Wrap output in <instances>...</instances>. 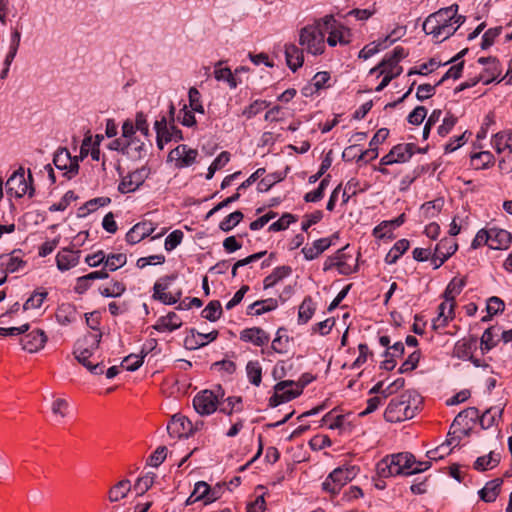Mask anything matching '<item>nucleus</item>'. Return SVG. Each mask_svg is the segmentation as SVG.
Listing matches in <instances>:
<instances>
[{
    "label": "nucleus",
    "mask_w": 512,
    "mask_h": 512,
    "mask_svg": "<svg viewBox=\"0 0 512 512\" xmlns=\"http://www.w3.org/2000/svg\"><path fill=\"white\" fill-rule=\"evenodd\" d=\"M127 262V256L123 253L106 255L105 268L111 272L123 267Z\"/></svg>",
    "instance_id": "c03bdc74"
},
{
    "label": "nucleus",
    "mask_w": 512,
    "mask_h": 512,
    "mask_svg": "<svg viewBox=\"0 0 512 512\" xmlns=\"http://www.w3.org/2000/svg\"><path fill=\"white\" fill-rule=\"evenodd\" d=\"M155 230L152 222L143 221L135 224L126 234V241L131 244H137L145 237L151 235Z\"/></svg>",
    "instance_id": "dca6fc26"
},
{
    "label": "nucleus",
    "mask_w": 512,
    "mask_h": 512,
    "mask_svg": "<svg viewBox=\"0 0 512 512\" xmlns=\"http://www.w3.org/2000/svg\"><path fill=\"white\" fill-rule=\"evenodd\" d=\"M512 242V235L510 232L498 229L491 228L490 229V243L489 247L491 249L499 250V249H507Z\"/></svg>",
    "instance_id": "4be33fe9"
},
{
    "label": "nucleus",
    "mask_w": 512,
    "mask_h": 512,
    "mask_svg": "<svg viewBox=\"0 0 512 512\" xmlns=\"http://www.w3.org/2000/svg\"><path fill=\"white\" fill-rule=\"evenodd\" d=\"M405 221V215L404 214H401L400 216H398L397 218H395L394 220L392 221H384L382 222L380 225H378L375 229H374V235L376 237H379V238H383L386 236V232H383L384 229H386L387 227L389 226H394V227H398L400 225H402Z\"/></svg>",
    "instance_id": "4d7b16f0"
},
{
    "label": "nucleus",
    "mask_w": 512,
    "mask_h": 512,
    "mask_svg": "<svg viewBox=\"0 0 512 512\" xmlns=\"http://www.w3.org/2000/svg\"><path fill=\"white\" fill-rule=\"evenodd\" d=\"M47 342V336L42 329H36L21 339L22 348L29 353L41 350Z\"/></svg>",
    "instance_id": "2eb2a0df"
},
{
    "label": "nucleus",
    "mask_w": 512,
    "mask_h": 512,
    "mask_svg": "<svg viewBox=\"0 0 512 512\" xmlns=\"http://www.w3.org/2000/svg\"><path fill=\"white\" fill-rule=\"evenodd\" d=\"M304 49L299 48L295 44H288L285 46V57L288 67L295 72L303 65L304 62Z\"/></svg>",
    "instance_id": "b1692460"
},
{
    "label": "nucleus",
    "mask_w": 512,
    "mask_h": 512,
    "mask_svg": "<svg viewBox=\"0 0 512 512\" xmlns=\"http://www.w3.org/2000/svg\"><path fill=\"white\" fill-rule=\"evenodd\" d=\"M149 174L150 169L146 166L136 169L123 177L118 185V191L122 194L134 192L145 182Z\"/></svg>",
    "instance_id": "9d476101"
},
{
    "label": "nucleus",
    "mask_w": 512,
    "mask_h": 512,
    "mask_svg": "<svg viewBox=\"0 0 512 512\" xmlns=\"http://www.w3.org/2000/svg\"><path fill=\"white\" fill-rule=\"evenodd\" d=\"M416 145L413 143L398 144L391 150L395 156L397 163L407 162L415 153Z\"/></svg>",
    "instance_id": "72a5a7b5"
},
{
    "label": "nucleus",
    "mask_w": 512,
    "mask_h": 512,
    "mask_svg": "<svg viewBox=\"0 0 512 512\" xmlns=\"http://www.w3.org/2000/svg\"><path fill=\"white\" fill-rule=\"evenodd\" d=\"M457 31V27H454L453 24L445 25L444 27H440L439 30L436 29L434 32H425L427 35H432L434 39L437 41H444L450 36H452Z\"/></svg>",
    "instance_id": "052dcab7"
},
{
    "label": "nucleus",
    "mask_w": 512,
    "mask_h": 512,
    "mask_svg": "<svg viewBox=\"0 0 512 512\" xmlns=\"http://www.w3.org/2000/svg\"><path fill=\"white\" fill-rule=\"evenodd\" d=\"M155 480V474L152 472L147 473L146 475L137 479L134 484V490L138 495L145 494L153 485Z\"/></svg>",
    "instance_id": "49530a36"
},
{
    "label": "nucleus",
    "mask_w": 512,
    "mask_h": 512,
    "mask_svg": "<svg viewBox=\"0 0 512 512\" xmlns=\"http://www.w3.org/2000/svg\"><path fill=\"white\" fill-rule=\"evenodd\" d=\"M410 243L407 239L398 240L389 250L385 257L387 264H394L409 249Z\"/></svg>",
    "instance_id": "473e14b6"
},
{
    "label": "nucleus",
    "mask_w": 512,
    "mask_h": 512,
    "mask_svg": "<svg viewBox=\"0 0 512 512\" xmlns=\"http://www.w3.org/2000/svg\"><path fill=\"white\" fill-rule=\"evenodd\" d=\"M281 332H286V329L281 327L277 330L276 337L272 341L271 348L276 353L283 354L287 351V343L289 338L288 336H285V339H283V336H280Z\"/></svg>",
    "instance_id": "5fc2aeb1"
},
{
    "label": "nucleus",
    "mask_w": 512,
    "mask_h": 512,
    "mask_svg": "<svg viewBox=\"0 0 512 512\" xmlns=\"http://www.w3.org/2000/svg\"><path fill=\"white\" fill-rule=\"evenodd\" d=\"M222 315V306L220 301L213 300L202 310L201 316L210 322L217 321Z\"/></svg>",
    "instance_id": "a19ab883"
},
{
    "label": "nucleus",
    "mask_w": 512,
    "mask_h": 512,
    "mask_svg": "<svg viewBox=\"0 0 512 512\" xmlns=\"http://www.w3.org/2000/svg\"><path fill=\"white\" fill-rule=\"evenodd\" d=\"M222 63H223L222 61H219L215 65L214 76H215L216 80L226 81L228 83V85L230 86V88H232V89L236 88L237 82H236L234 75L232 74L231 70L228 67H221Z\"/></svg>",
    "instance_id": "4c0bfd02"
},
{
    "label": "nucleus",
    "mask_w": 512,
    "mask_h": 512,
    "mask_svg": "<svg viewBox=\"0 0 512 512\" xmlns=\"http://www.w3.org/2000/svg\"><path fill=\"white\" fill-rule=\"evenodd\" d=\"M244 214L237 210L226 216L219 224V228L223 232L231 231L243 219Z\"/></svg>",
    "instance_id": "a18cd8bd"
},
{
    "label": "nucleus",
    "mask_w": 512,
    "mask_h": 512,
    "mask_svg": "<svg viewBox=\"0 0 512 512\" xmlns=\"http://www.w3.org/2000/svg\"><path fill=\"white\" fill-rule=\"evenodd\" d=\"M456 123H457V118L452 114H448L443 119L442 124L438 127L437 133L441 137H445L453 129V127L456 125Z\"/></svg>",
    "instance_id": "774afa93"
},
{
    "label": "nucleus",
    "mask_w": 512,
    "mask_h": 512,
    "mask_svg": "<svg viewBox=\"0 0 512 512\" xmlns=\"http://www.w3.org/2000/svg\"><path fill=\"white\" fill-rule=\"evenodd\" d=\"M126 290V286L124 283L119 281H114L111 286L100 288V294L104 297H119Z\"/></svg>",
    "instance_id": "3c124183"
},
{
    "label": "nucleus",
    "mask_w": 512,
    "mask_h": 512,
    "mask_svg": "<svg viewBox=\"0 0 512 512\" xmlns=\"http://www.w3.org/2000/svg\"><path fill=\"white\" fill-rule=\"evenodd\" d=\"M29 182L25 179V172L23 167H19L13 174L8 178L6 182V191L10 196L21 198L25 194L31 198L34 196L35 189L32 186L33 177L31 171H28Z\"/></svg>",
    "instance_id": "20e7f679"
},
{
    "label": "nucleus",
    "mask_w": 512,
    "mask_h": 512,
    "mask_svg": "<svg viewBox=\"0 0 512 512\" xmlns=\"http://www.w3.org/2000/svg\"><path fill=\"white\" fill-rule=\"evenodd\" d=\"M77 314L75 306L67 303L58 308L56 318L61 325H68L76 320Z\"/></svg>",
    "instance_id": "7c9ffc66"
},
{
    "label": "nucleus",
    "mask_w": 512,
    "mask_h": 512,
    "mask_svg": "<svg viewBox=\"0 0 512 512\" xmlns=\"http://www.w3.org/2000/svg\"><path fill=\"white\" fill-rule=\"evenodd\" d=\"M102 334L99 333H88L82 339L77 340L74 348V356L77 361L85 366L87 369L91 366L89 358L93 352L99 347L101 342Z\"/></svg>",
    "instance_id": "39448f33"
},
{
    "label": "nucleus",
    "mask_w": 512,
    "mask_h": 512,
    "mask_svg": "<svg viewBox=\"0 0 512 512\" xmlns=\"http://www.w3.org/2000/svg\"><path fill=\"white\" fill-rule=\"evenodd\" d=\"M71 155L66 148L59 149L53 158V164L59 170H66L68 164H70Z\"/></svg>",
    "instance_id": "09e8293b"
},
{
    "label": "nucleus",
    "mask_w": 512,
    "mask_h": 512,
    "mask_svg": "<svg viewBox=\"0 0 512 512\" xmlns=\"http://www.w3.org/2000/svg\"><path fill=\"white\" fill-rule=\"evenodd\" d=\"M393 468H395V467L392 466L389 456L380 460L376 465L377 474L381 478L396 476V473H394Z\"/></svg>",
    "instance_id": "603ef678"
},
{
    "label": "nucleus",
    "mask_w": 512,
    "mask_h": 512,
    "mask_svg": "<svg viewBox=\"0 0 512 512\" xmlns=\"http://www.w3.org/2000/svg\"><path fill=\"white\" fill-rule=\"evenodd\" d=\"M477 340L475 338L462 339L455 344L454 356L459 359L472 360L473 351L476 349Z\"/></svg>",
    "instance_id": "bb28decb"
},
{
    "label": "nucleus",
    "mask_w": 512,
    "mask_h": 512,
    "mask_svg": "<svg viewBox=\"0 0 512 512\" xmlns=\"http://www.w3.org/2000/svg\"><path fill=\"white\" fill-rule=\"evenodd\" d=\"M293 384L294 381L292 380L278 382L274 387L275 394L269 399V405L271 407H276L283 402L290 401L298 397L301 394V390H287V388L293 386Z\"/></svg>",
    "instance_id": "f8f14e48"
},
{
    "label": "nucleus",
    "mask_w": 512,
    "mask_h": 512,
    "mask_svg": "<svg viewBox=\"0 0 512 512\" xmlns=\"http://www.w3.org/2000/svg\"><path fill=\"white\" fill-rule=\"evenodd\" d=\"M331 245H332L331 238H320L318 240H315L311 246L303 247L302 253L306 260L311 261V260L316 259L325 250H327Z\"/></svg>",
    "instance_id": "5701e85b"
},
{
    "label": "nucleus",
    "mask_w": 512,
    "mask_h": 512,
    "mask_svg": "<svg viewBox=\"0 0 512 512\" xmlns=\"http://www.w3.org/2000/svg\"><path fill=\"white\" fill-rule=\"evenodd\" d=\"M182 326L180 317L175 312H169L158 319L153 328L158 332L174 331Z\"/></svg>",
    "instance_id": "393cba45"
},
{
    "label": "nucleus",
    "mask_w": 512,
    "mask_h": 512,
    "mask_svg": "<svg viewBox=\"0 0 512 512\" xmlns=\"http://www.w3.org/2000/svg\"><path fill=\"white\" fill-rule=\"evenodd\" d=\"M183 232L181 230H174L171 232L165 239V249L167 251H172L175 249L183 239Z\"/></svg>",
    "instance_id": "69168bd1"
},
{
    "label": "nucleus",
    "mask_w": 512,
    "mask_h": 512,
    "mask_svg": "<svg viewBox=\"0 0 512 512\" xmlns=\"http://www.w3.org/2000/svg\"><path fill=\"white\" fill-rule=\"evenodd\" d=\"M80 250H71L69 248H63L56 256L57 268L61 271L69 270L75 267L79 263Z\"/></svg>",
    "instance_id": "6ab92c4d"
},
{
    "label": "nucleus",
    "mask_w": 512,
    "mask_h": 512,
    "mask_svg": "<svg viewBox=\"0 0 512 512\" xmlns=\"http://www.w3.org/2000/svg\"><path fill=\"white\" fill-rule=\"evenodd\" d=\"M239 337L241 341L255 346H264L270 340L269 334L260 327L246 328L240 332Z\"/></svg>",
    "instance_id": "f3484780"
},
{
    "label": "nucleus",
    "mask_w": 512,
    "mask_h": 512,
    "mask_svg": "<svg viewBox=\"0 0 512 512\" xmlns=\"http://www.w3.org/2000/svg\"><path fill=\"white\" fill-rule=\"evenodd\" d=\"M246 372L251 384L259 386L262 380V368L258 361H249Z\"/></svg>",
    "instance_id": "37998d69"
},
{
    "label": "nucleus",
    "mask_w": 512,
    "mask_h": 512,
    "mask_svg": "<svg viewBox=\"0 0 512 512\" xmlns=\"http://www.w3.org/2000/svg\"><path fill=\"white\" fill-rule=\"evenodd\" d=\"M193 430L192 422L184 416L174 415L167 425V431L171 437L187 438L193 433Z\"/></svg>",
    "instance_id": "4468645a"
},
{
    "label": "nucleus",
    "mask_w": 512,
    "mask_h": 512,
    "mask_svg": "<svg viewBox=\"0 0 512 512\" xmlns=\"http://www.w3.org/2000/svg\"><path fill=\"white\" fill-rule=\"evenodd\" d=\"M130 490V481L127 479L121 480L110 489L109 500L111 502H118L119 500L125 498Z\"/></svg>",
    "instance_id": "f704fd0d"
},
{
    "label": "nucleus",
    "mask_w": 512,
    "mask_h": 512,
    "mask_svg": "<svg viewBox=\"0 0 512 512\" xmlns=\"http://www.w3.org/2000/svg\"><path fill=\"white\" fill-rule=\"evenodd\" d=\"M277 308V301L275 299L269 298L266 300L255 301L248 307V314H250L251 310L255 309V315H262L266 312H270Z\"/></svg>",
    "instance_id": "79ce46f5"
},
{
    "label": "nucleus",
    "mask_w": 512,
    "mask_h": 512,
    "mask_svg": "<svg viewBox=\"0 0 512 512\" xmlns=\"http://www.w3.org/2000/svg\"><path fill=\"white\" fill-rule=\"evenodd\" d=\"M501 332V327L491 326L487 328L481 337V349L482 351H490L498 343V338Z\"/></svg>",
    "instance_id": "c85d7f7f"
},
{
    "label": "nucleus",
    "mask_w": 512,
    "mask_h": 512,
    "mask_svg": "<svg viewBox=\"0 0 512 512\" xmlns=\"http://www.w3.org/2000/svg\"><path fill=\"white\" fill-rule=\"evenodd\" d=\"M503 480L500 478L493 479L486 483V485L479 491L481 500L487 503L494 502L500 493Z\"/></svg>",
    "instance_id": "a878e982"
},
{
    "label": "nucleus",
    "mask_w": 512,
    "mask_h": 512,
    "mask_svg": "<svg viewBox=\"0 0 512 512\" xmlns=\"http://www.w3.org/2000/svg\"><path fill=\"white\" fill-rule=\"evenodd\" d=\"M394 473L396 475H413L427 470L431 466V462H416L410 453H398L389 456Z\"/></svg>",
    "instance_id": "7ed1b4c3"
},
{
    "label": "nucleus",
    "mask_w": 512,
    "mask_h": 512,
    "mask_svg": "<svg viewBox=\"0 0 512 512\" xmlns=\"http://www.w3.org/2000/svg\"><path fill=\"white\" fill-rule=\"evenodd\" d=\"M197 155L198 152L196 149H191L185 144L178 145L169 154L171 158L179 161V167H188L192 165L195 162Z\"/></svg>",
    "instance_id": "aec40b11"
},
{
    "label": "nucleus",
    "mask_w": 512,
    "mask_h": 512,
    "mask_svg": "<svg viewBox=\"0 0 512 512\" xmlns=\"http://www.w3.org/2000/svg\"><path fill=\"white\" fill-rule=\"evenodd\" d=\"M223 396L221 386H218L216 391L204 390L194 397L193 406L198 414L210 415L216 411L219 397Z\"/></svg>",
    "instance_id": "423d86ee"
},
{
    "label": "nucleus",
    "mask_w": 512,
    "mask_h": 512,
    "mask_svg": "<svg viewBox=\"0 0 512 512\" xmlns=\"http://www.w3.org/2000/svg\"><path fill=\"white\" fill-rule=\"evenodd\" d=\"M111 202L108 197H97L87 201L82 207L79 208V216L84 217L87 214L94 212L99 207L108 205Z\"/></svg>",
    "instance_id": "ea45409f"
},
{
    "label": "nucleus",
    "mask_w": 512,
    "mask_h": 512,
    "mask_svg": "<svg viewBox=\"0 0 512 512\" xmlns=\"http://www.w3.org/2000/svg\"><path fill=\"white\" fill-rule=\"evenodd\" d=\"M296 221V217L290 213L283 214L280 219L269 226V231L277 232L286 230L289 225Z\"/></svg>",
    "instance_id": "8fccbe9b"
},
{
    "label": "nucleus",
    "mask_w": 512,
    "mask_h": 512,
    "mask_svg": "<svg viewBox=\"0 0 512 512\" xmlns=\"http://www.w3.org/2000/svg\"><path fill=\"white\" fill-rule=\"evenodd\" d=\"M268 106L269 103L265 100H255L252 104L243 110V115L250 119Z\"/></svg>",
    "instance_id": "e2e57ef3"
},
{
    "label": "nucleus",
    "mask_w": 512,
    "mask_h": 512,
    "mask_svg": "<svg viewBox=\"0 0 512 512\" xmlns=\"http://www.w3.org/2000/svg\"><path fill=\"white\" fill-rule=\"evenodd\" d=\"M291 272H292V269L290 266L284 265V266L276 267L270 275L265 277V279L263 281L264 289L273 287L280 280L289 276L291 274Z\"/></svg>",
    "instance_id": "2f4dec72"
},
{
    "label": "nucleus",
    "mask_w": 512,
    "mask_h": 512,
    "mask_svg": "<svg viewBox=\"0 0 512 512\" xmlns=\"http://www.w3.org/2000/svg\"><path fill=\"white\" fill-rule=\"evenodd\" d=\"M458 12V5L452 4L449 7L441 8L435 13L430 14L423 22L422 28L424 32H434L445 25L453 24V17Z\"/></svg>",
    "instance_id": "6e6552de"
},
{
    "label": "nucleus",
    "mask_w": 512,
    "mask_h": 512,
    "mask_svg": "<svg viewBox=\"0 0 512 512\" xmlns=\"http://www.w3.org/2000/svg\"><path fill=\"white\" fill-rule=\"evenodd\" d=\"M358 471L356 466L337 467L326 477L322 483V489L332 496H336L348 482L356 477Z\"/></svg>",
    "instance_id": "f03ea898"
},
{
    "label": "nucleus",
    "mask_w": 512,
    "mask_h": 512,
    "mask_svg": "<svg viewBox=\"0 0 512 512\" xmlns=\"http://www.w3.org/2000/svg\"><path fill=\"white\" fill-rule=\"evenodd\" d=\"M486 310L488 312V316L483 317V321H488L492 315H495L504 310V302L498 297H491L488 300Z\"/></svg>",
    "instance_id": "864d4df0"
},
{
    "label": "nucleus",
    "mask_w": 512,
    "mask_h": 512,
    "mask_svg": "<svg viewBox=\"0 0 512 512\" xmlns=\"http://www.w3.org/2000/svg\"><path fill=\"white\" fill-rule=\"evenodd\" d=\"M146 154L145 144L139 140H126V155L134 160L142 159Z\"/></svg>",
    "instance_id": "c9c22d12"
},
{
    "label": "nucleus",
    "mask_w": 512,
    "mask_h": 512,
    "mask_svg": "<svg viewBox=\"0 0 512 512\" xmlns=\"http://www.w3.org/2000/svg\"><path fill=\"white\" fill-rule=\"evenodd\" d=\"M188 97H189V104H190L192 111L203 114L204 107L201 104L200 92L195 87H191L188 92Z\"/></svg>",
    "instance_id": "bf43d9fd"
},
{
    "label": "nucleus",
    "mask_w": 512,
    "mask_h": 512,
    "mask_svg": "<svg viewBox=\"0 0 512 512\" xmlns=\"http://www.w3.org/2000/svg\"><path fill=\"white\" fill-rule=\"evenodd\" d=\"M146 355L147 352L144 355L130 354L123 359L121 365L128 371H136L142 366Z\"/></svg>",
    "instance_id": "de8ad7c7"
},
{
    "label": "nucleus",
    "mask_w": 512,
    "mask_h": 512,
    "mask_svg": "<svg viewBox=\"0 0 512 512\" xmlns=\"http://www.w3.org/2000/svg\"><path fill=\"white\" fill-rule=\"evenodd\" d=\"M348 246L342 248V249H339L336 253H335V264H336V268L338 269L339 273L341 275H349L353 272L356 271V265H352L350 263V260L352 259V256L350 255H347L344 250L347 248Z\"/></svg>",
    "instance_id": "cd10ccee"
},
{
    "label": "nucleus",
    "mask_w": 512,
    "mask_h": 512,
    "mask_svg": "<svg viewBox=\"0 0 512 512\" xmlns=\"http://www.w3.org/2000/svg\"><path fill=\"white\" fill-rule=\"evenodd\" d=\"M175 279V275H166L164 277H161L158 281H156L153 286L152 298L154 300L160 301L161 303L171 301V293H167L166 291L169 289L170 284Z\"/></svg>",
    "instance_id": "412c9836"
},
{
    "label": "nucleus",
    "mask_w": 512,
    "mask_h": 512,
    "mask_svg": "<svg viewBox=\"0 0 512 512\" xmlns=\"http://www.w3.org/2000/svg\"><path fill=\"white\" fill-rule=\"evenodd\" d=\"M299 45L314 56L321 55L325 50L324 26L321 20L307 25L299 31Z\"/></svg>",
    "instance_id": "f257e3e1"
},
{
    "label": "nucleus",
    "mask_w": 512,
    "mask_h": 512,
    "mask_svg": "<svg viewBox=\"0 0 512 512\" xmlns=\"http://www.w3.org/2000/svg\"><path fill=\"white\" fill-rule=\"evenodd\" d=\"M419 360H420V352L414 351L402 363V365L399 368V373L403 374V373H407V372L414 370L417 367Z\"/></svg>",
    "instance_id": "680f3d73"
},
{
    "label": "nucleus",
    "mask_w": 512,
    "mask_h": 512,
    "mask_svg": "<svg viewBox=\"0 0 512 512\" xmlns=\"http://www.w3.org/2000/svg\"><path fill=\"white\" fill-rule=\"evenodd\" d=\"M16 252L17 250H14L12 252V255L8 258V260L6 262H2L1 264L2 266L5 267L4 271L6 273L16 272L18 269H20L26 264V262L23 261L20 257L15 256Z\"/></svg>",
    "instance_id": "6e6d98bb"
},
{
    "label": "nucleus",
    "mask_w": 512,
    "mask_h": 512,
    "mask_svg": "<svg viewBox=\"0 0 512 512\" xmlns=\"http://www.w3.org/2000/svg\"><path fill=\"white\" fill-rule=\"evenodd\" d=\"M454 308L455 302H447L445 299V301L438 306V315L432 321V328L438 330L446 327L449 321L455 316Z\"/></svg>",
    "instance_id": "a211bd4d"
},
{
    "label": "nucleus",
    "mask_w": 512,
    "mask_h": 512,
    "mask_svg": "<svg viewBox=\"0 0 512 512\" xmlns=\"http://www.w3.org/2000/svg\"><path fill=\"white\" fill-rule=\"evenodd\" d=\"M427 115V109L424 106H417L408 115L407 120L412 125H420Z\"/></svg>",
    "instance_id": "338daca9"
},
{
    "label": "nucleus",
    "mask_w": 512,
    "mask_h": 512,
    "mask_svg": "<svg viewBox=\"0 0 512 512\" xmlns=\"http://www.w3.org/2000/svg\"><path fill=\"white\" fill-rule=\"evenodd\" d=\"M466 281L464 278L457 279L453 278L447 285L443 297L447 302H455V297L459 295L464 288Z\"/></svg>",
    "instance_id": "e433bc0d"
},
{
    "label": "nucleus",
    "mask_w": 512,
    "mask_h": 512,
    "mask_svg": "<svg viewBox=\"0 0 512 512\" xmlns=\"http://www.w3.org/2000/svg\"><path fill=\"white\" fill-rule=\"evenodd\" d=\"M501 31L502 27L488 29L482 37L481 48L485 50L492 46L495 39L501 34Z\"/></svg>",
    "instance_id": "0e129e2a"
},
{
    "label": "nucleus",
    "mask_w": 512,
    "mask_h": 512,
    "mask_svg": "<svg viewBox=\"0 0 512 512\" xmlns=\"http://www.w3.org/2000/svg\"><path fill=\"white\" fill-rule=\"evenodd\" d=\"M321 21L324 26V32L329 31V36L327 38L329 46L334 47L338 43L346 45L350 42V30L343 26H337L332 15L325 16Z\"/></svg>",
    "instance_id": "1a4fd4ad"
},
{
    "label": "nucleus",
    "mask_w": 512,
    "mask_h": 512,
    "mask_svg": "<svg viewBox=\"0 0 512 512\" xmlns=\"http://www.w3.org/2000/svg\"><path fill=\"white\" fill-rule=\"evenodd\" d=\"M218 334L219 333L217 330H213L209 333L204 334L197 332L194 328H192L190 329L189 334L184 339V346L186 349L189 350L199 349L207 345L209 342L216 340Z\"/></svg>",
    "instance_id": "ddd939ff"
},
{
    "label": "nucleus",
    "mask_w": 512,
    "mask_h": 512,
    "mask_svg": "<svg viewBox=\"0 0 512 512\" xmlns=\"http://www.w3.org/2000/svg\"><path fill=\"white\" fill-rule=\"evenodd\" d=\"M458 245L452 238H444L437 243L434 254L431 257V263L434 269H438L450 258L456 251Z\"/></svg>",
    "instance_id": "9b49d317"
},
{
    "label": "nucleus",
    "mask_w": 512,
    "mask_h": 512,
    "mask_svg": "<svg viewBox=\"0 0 512 512\" xmlns=\"http://www.w3.org/2000/svg\"><path fill=\"white\" fill-rule=\"evenodd\" d=\"M414 416L413 409L409 405V401L404 395L400 398L392 399L384 412V418L387 422L397 423Z\"/></svg>",
    "instance_id": "0eeeda50"
},
{
    "label": "nucleus",
    "mask_w": 512,
    "mask_h": 512,
    "mask_svg": "<svg viewBox=\"0 0 512 512\" xmlns=\"http://www.w3.org/2000/svg\"><path fill=\"white\" fill-rule=\"evenodd\" d=\"M503 413V408L491 407L487 409L479 418L480 425L483 429H488L492 427L496 418H501Z\"/></svg>",
    "instance_id": "58836bf2"
},
{
    "label": "nucleus",
    "mask_w": 512,
    "mask_h": 512,
    "mask_svg": "<svg viewBox=\"0 0 512 512\" xmlns=\"http://www.w3.org/2000/svg\"><path fill=\"white\" fill-rule=\"evenodd\" d=\"M47 297V292H34L24 303L23 310L37 309L41 307Z\"/></svg>",
    "instance_id": "13d9d810"
},
{
    "label": "nucleus",
    "mask_w": 512,
    "mask_h": 512,
    "mask_svg": "<svg viewBox=\"0 0 512 512\" xmlns=\"http://www.w3.org/2000/svg\"><path fill=\"white\" fill-rule=\"evenodd\" d=\"M316 310L315 303L311 296H306L299 306L298 323L306 324L314 315Z\"/></svg>",
    "instance_id": "c756f323"
}]
</instances>
